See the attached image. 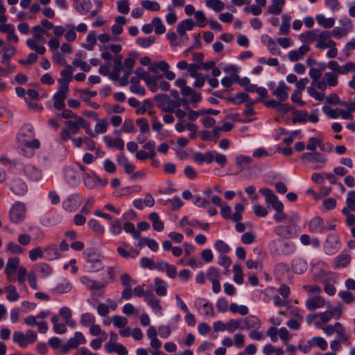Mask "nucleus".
<instances>
[{
    "instance_id": "obj_1",
    "label": "nucleus",
    "mask_w": 355,
    "mask_h": 355,
    "mask_svg": "<svg viewBox=\"0 0 355 355\" xmlns=\"http://www.w3.org/2000/svg\"><path fill=\"white\" fill-rule=\"evenodd\" d=\"M32 33L33 38L27 40L26 44L38 54H44L46 48L42 45H39L38 43L44 44L46 42L44 35H47V31L40 26H35L32 28Z\"/></svg>"
},
{
    "instance_id": "obj_48",
    "label": "nucleus",
    "mask_w": 355,
    "mask_h": 355,
    "mask_svg": "<svg viewBox=\"0 0 355 355\" xmlns=\"http://www.w3.org/2000/svg\"><path fill=\"white\" fill-rule=\"evenodd\" d=\"M112 322L115 327L123 328L127 324L128 320L122 316L114 315L112 317Z\"/></svg>"
},
{
    "instance_id": "obj_46",
    "label": "nucleus",
    "mask_w": 355,
    "mask_h": 355,
    "mask_svg": "<svg viewBox=\"0 0 355 355\" xmlns=\"http://www.w3.org/2000/svg\"><path fill=\"white\" fill-rule=\"evenodd\" d=\"M72 71L71 66L66 65L64 69L61 71V75L63 77L62 79L67 83V86L69 81L72 79Z\"/></svg>"
},
{
    "instance_id": "obj_20",
    "label": "nucleus",
    "mask_w": 355,
    "mask_h": 355,
    "mask_svg": "<svg viewBox=\"0 0 355 355\" xmlns=\"http://www.w3.org/2000/svg\"><path fill=\"white\" fill-rule=\"evenodd\" d=\"M309 50L310 48L309 46L303 45L300 46L297 51H291L288 53V58L291 61L295 62L300 58H302Z\"/></svg>"
},
{
    "instance_id": "obj_61",
    "label": "nucleus",
    "mask_w": 355,
    "mask_h": 355,
    "mask_svg": "<svg viewBox=\"0 0 355 355\" xmlns=\"http://www.w3.org/2000/svg\"><path fill=\"white\" fill-rule=\"evenodd\" d=\"M135 60L132 58H127L125 59L123 70L125 72H128V75H130L131 73V71L135 65Z\"/></svg>"
},
{
    "instance_id": "obj_22",
    "label": "nucleus",
    "mask_w": 355,
    "mask_h": 355,
    "mask_svg": "<svg viewBox=\"0 0 355 355\" xmlns=\"http://www.w3.org/2000/svg\"><path fill=\"white\" fill-rule=\"evenodd\" d=\"M138 245L140 248L144 245H147L153 252H156L159 247V245L155 240L148 239L147 237L140 238Z\"/></svg>"
},
{
    "instance_id": "obj_21",
    "label": "nucleus",
    "mask_w": 355,
    "mask_h": 355,
    "mask_svg": "<svg viewBox=\"0 0 355 355\" xmlns=\"http://www.w3.org/2000/svg\"><path fill=\"white\" fill-rule=\"evenodd\" d=\"M309 347H318L321 350L324 351L327 349V342L322 337H313L307 341Z\"/></svg>"
},
{
    "instance_id": "obj_37",
    "label": "nucleus",
    "mask_w": 355,
    "mask_h": 355,
    "mask_svg": "<svg viewBox=\"0 0 355 355\" xmlns=\"http://www.w3.org/2000/svg\"><path fill=\"white\" fill-rule=\"evenodd\" d=\"M206 5L216 12H220L225 6L220 0H206Z\"/></svg>"
},
{
    "instance_id": "obj_11",
    "label": "nucleus",
    "mask_w": 355,
    "mask_h": 355,
    "mask_svg": "<svg viewBox=\"0 0 355 355\" xmlns=\"http://www.w3.org/2000/svg\"><path fill=\"white\" fill-rule=\"evenodd\" d=\"M338 83V74L328 72L326 73L322 79L318 83V88L321 90H325L327 86H336Z\"/></svg>"
},
{
    "instance_id": "obj_36",
    "label": "nucleus",
    "mask_w": 355,
    "mask_h": 355,
    "mask_svg": "<svg viewBox=\"0 0 355 355\" xmlns=\"http://www.w3.org/2000/svg\"><path fill=\"white\" fill-rule=\"evenodd\" d=\"M291 17L288 15H283L282 19L283 22L280 26V32L282 34L287 35L290 29V20Z\"/></svg>"
},
{
    "instance_id": "obj_35",
    "label": "nucleus",
    "mask_w": 355,
    "mask_h": 355,
    "mask_svg": "<svg viewBox=\"0 0 355 355\" xmlns=\"http://www.w3.org/2000/svg\"><path fill=\"white\" fill-rule=\"evenodd\" d=\"M146 300L148 302L149 305L154 309L160 311L161 306L159 305V300L154 297L152 293L146 295Z\"/></svg>"
},
{
    "instance_id": "obj_39",
    "label": "nucleus",
    "mask_w": 355,
    "mask_h": 355,
    "mask_svg": "<svg viewBox=\"0 0 355 355\" xmlns=\"http://www.w3.org/2000/svg\"><path fill=\"white\" fill-rule=\"evenodd\" d=\"M67 32L64 35L65 39L68 42H73L76 38V33L75 32V26L73 24H67L66 26Z\"/></svg>"
},
{
    "instance_id": "obj_18",
    "label": "nucleus",
    "mask_w": 355,
    "mask_h": 355,
    "mask_svg": "<svg viewBox=\"0 0 355 355\" xmlns=\"http://www.w3.org/2000/svg\"><path fill=\"white\" fill-rule=\"evenodd\" d=\"M325 304L324 300L319 295L309 299L306 301V307L310 311H313L318 308L322 307Z\"/></svg>"
},
{
    "instance_id": "obj_12",
    "label": "nucleus",
    "mask_w": 355,
    "mask_h": 355,
    "mask_svg": "<svg viewBox=\"0 0 355 355\" xmlns=\"http://www.w3.org/2000/svg\"><path fill=\"white\" fill-rule=\"evenodd\" d=\"M200 68L201 66L198 64H189V73H190V76L196 79L193 85L196 87H202L205 82V78L202 77L200 73L197 72Z\"/></svg>"
},
{
    "instance_id": "obj_6",
    "label": "nucleus",
    "mask_w": 355,
    "mask_h": 355,
    "mask_svg": "<svg viewBox=\"0 0 355 355\" xmlns=\"http://www.w3.org/2000/svg\"><path fill=\"white\" fill-rule=\"evenodd\" d=\"M36 338V334L31 330L28 331L26 334L21 331H15L12 336L13 341L21 347H26L28 344L33 343Z\"/></svg>"
},
{
    "instance_id": "obj_8",
    "label": "nucleus",
    "mask_w": 355,
    "mask_h": 355,
    "mask_svg": "<svg viewBox=\"0 0 355 355\" xmlns=\"http://www.w3.org/2000/svg\"><path fill=\"white\" fill-rule=\"evenodd\" d=\"M26 215V207L22 202H17L13 205L10 211V220L14 223L21 221Z\"/></svg>"
},
{
    "instance_id": "obj_53",
    "label": "nucleus",
    "mask_w": 355,
    "mask_h": 355,
    "mask_svg": "<svg viewBox=\"0 0 355 355\" xmlns=\"http://www.w3.org/2000/svg\"><path fill=\"white\" fill-rule=\"evenodd\" d=\"M117 9L119 12L122 14H128L130 10L128 0H121L118 1Z\"/></svg>"
},
{
    "instance_id": "obj_54",
    "label": "nucleus",
    "mask_w": 355,
    "mask_h": 355,
    "mask_svg": "<svg viewBox=\"0 0 355 355\" xmlns=\"http://www.w3.org/2000/svg\"><path fill=\"white\" fill-rule=\"evenodd\" d=\"M322 224V220L319 217L313 218L310 222V227L312 231H320Z\"/></svg>"
},
{
    "instance_id": "obj_34",
    "label": "nucleus",
    "mask_w": 355,
    "mask_h": 355,
    "mask_svg": "<svg viewBox=\"0 0 355 355\" xmlns=\"http://www.w3.org/2000/svg\"><path fill=\"white\" fill-rule=\"evenodd\" d=\"M309 76L313 79L312 86L318 88L317 84L320 81L319 79L322 76V70L316 68H311L309 71Z\"/></svg>"
},
{
    "instance_id": "obj_56",
    "label": "nucleus",
    "mask_w": 355,
    "mask_h": 355,
    "mask_svg": "<svg viewBox=\"0 0 355 355\" xmlns=\"http://www.w3.org/2000/svg\"><path fill=\"white\" fill-rule=\"evenodd\" d=\"M347 206L352 211H355V191H349L346 199Z\"/></svg>"
},
{
    "instance_id": "obj_32",
    "label": "nucleus",
    "mask_w": 355,
    "mask_h": 355,
    "mask_svg": "<svg viewBox=\"0 0 355 355\" xmlns=\"http://www.w3.org/2000/svg\"><path fill=\"white\" fill-rule=\"evenodd\" d=\"M320 49L329 48V50L327 51V56L329 58H334L337 56L338 51H337V49L336 48L335 42H329V44H320Z\"/></svg>"
},
{
    "instance_id": "obj_52",
    "label": "nucleus",
    "mask_w": 355,
    "mask_h": 355,
    "mask_svg": "<svg viewBox=\"0 0 355 355\" xmlns=\"http://www.w3.org/2000/svg\"><path fill=\"white\" fill-rule=\"evenodd\" d=\"M236 97L240 100V103L248 102V105H250V106H252L255 103L261 101L260 98L256 100L255 101H250L248 94H247L246 93H243V92H240V93L236 94Z\"/></svg>"
},
{
    "instance_id": "obj_31",
    "label": "nucleus",
    "mask_w": 355,
    "mask_h": 355,
    "mask_svg": "<svg viewBox=\"0 0 355 355\" xmlns=\"http://www.w3.org/2000/svg\"><path fill=\"white\" fill-rule=\"evenodd\" d=\"M300 38L302 42L311 43L317 40L318 35L315 31H309L301 34Z\"/></svg>"
},
{
    "instance_id": "obj_26",
    "label": "nucleus",
    "mask_w": 355,
    "mask_h": 355,
    "mask_svg": "<svg viewBox=\"0 0 355 355\" xmlns=\"http://www.w3.org/2000/svg\"><path fill=\"white\" fill-rule=\"evenodd\" d=\"M149 218L153 223V229L156 231L161 232L164 229V223L159 219L158 214L152 212L149 215Z\"/></svg>"
},
{
    "instance_id": "obj_55",
    "label": "nucleus",
    "mask_w": 355,
    "mask_h": 355,
    "mask_svg": "<svg viewBox=\"0 0 355 355\" xmlns=\"http://www.w3.org/2000/svg\"><path fill=\"white\" fill-rule=\"evenodd\" d=\"M60 315L63 318L65 324H70L69 320L71 318V311L68 307L61 308Z\"/></svg>"
},
{
    "instance_id": "obj_16",
    "label": "nucleus",
    "mask_w": 355,
    "mask_h": 355,
    "mask_svg": "<svg viewBox=\"0 0 355 355\" xmlns=\"http://www.w3.org/2000/svg\"><path fill=\"white\" fill-rule=\"evenodd\" d=\"M105 349L109 353L116 352L119 355H126L128 354V350L123 345L112 341L105 344Z\"/></svg>"
},
{
    "instance_id": "obj_19",
    "label": "nucleus",
    "mask_w": 355,
    "mask_h": 355,
    "mask_svg": "<svg viewBox=\"0 0 355 355\" xmlns=\"http://www.w3.org/2000/svg\"><path fill=\"white\" fill-rule=\"evenodd\" d=\"M194 26L195 23L191 19H187L178 24L177 31L180 36H184L186 31L192 30Z\"/></svg>"
},
{
    "instance_id": "obj_33",
    "label": "nucleus",
    "mask_w": 355,
    "mask_h": 355,
    "mask_svg": "<svg viewBox=\"0 0 355 355\" xmlns=\"http://www.w3.org/2000/svg\"><path fill=\"white\" fill-rule=\"evenodd\" d=\"M319 146L320 148H322L323 144L322 141L320 138L311 137L309 139V143L306 145V148L312 152L315 151L316 148Z\"/></svg>"
},
{
    "instance_id": "obj_4",
    "label": "nucleus",
    "mask_w": 355,
    "mask_h": 355,
    "mask_svg": "<svg viewBox=\"0 0 355 355\" xmlns=\"http://www.w3.org/2000/svg\"><path fill=\"white\" fill-rule=\"evenodd\" d=\"M58 82L61 85L58 88V92L54 95V107L58 110H63L64 107V100L67 98V93L69 90L67 83L62 79H59Z\"/></svg>"
},
{
    "instance_id": "obj_59",
    "label": "nucleus",
    "mask_w": 355,
    "mask_h": 355,
    "mask_svg": "<svg viewBox=\"0 0 355 355\" xmlns=\"http://www.w3.org/2000/svg\"><path fill=\"white\" fill-rule=\"evenodd\" d=\"M3 62H5L6 61L8 60L10 57H12L15 52V49L12 46H8L6 47H4L3 49Z\"/></svg>"
},
{
    "instance_id": "obj_41",
    "label": "nucleus",
    "mask_w": 355,
    "mask_h": 355,
    "mask_svg": "<svg viewBox=\"0 0 355 355\" xmlns=\"http://www.w3.org/2000/svg\"><path fill=\"white\" fill-rule=\"evenodd\" d=\"M153 27H155V32L157 34H163L165 32V27L159 17H155L152 21Z\"/></svg>"
},
{
    "instance_id": "obj_47",
    "label": "nucleus",
    "mask_w": 355,
    "mask_h": 355,
    "mask_svg": "<svg viewBox=\"0 0 355 355\" xmlns=\"http://www.w3.org/2000/svg\"><path fill=\"white\" fill-rule=\"evenodd\" d=\"M230 309L232 313H239L242 315H245L248 313V309L245 306H238L235 303L230 304Z\"/></svg>"
},
{
    "instance_id": "obj_29",
    "label": "nucleus",
    "mask_w": 355,
    "mask_h": 355,
    "mask_svg": "<svg viewBox=\"0 0 355 355\" xmlns=\"http://www.w3.org/2000/svg\"><path fill=\"white\" fill-rule=\"evenodd\" d=\"M59 318L57 315H54L51 318V321L53 324L54 331L58 334H64L67 331V327L65 322L59 323Z\"/></svg>"
},
{
    "instance_id": "obj_7",
    "label": "nucleus",
    "mask_w": 355,
    "mask_h": 355,
    "mask_svg": "<svg viewBox=\"0 0 355 355\" xmlns=\"http://www.w3.org/2000/svg\"><path fill=\"white\" fill-rule=\"evenodd\" d=\"M86 340L81 332H76L74 336L71 338L67 344L62 345L60 347V350L62 353H67L71 349H76L80 345L85 344Z\"/></svg>"
},
{
    "instance_id": "obj_24",
    "label": "nucleus",
    "mask_w": 355,
    "mask_h": 355,
    "mask_svg": "<svg viewBox=\"0 0 355 355\" xmlns=\"http://www.w3.org/2000/svg\"><path fill=\"white\" fill-rule=\"evenodd\" d=\"M284 4L285 0H272V4L268 8V12L273 15H279Z\"/></svg>"
},
{
    "instance_id": "obj_62",
    "label": "nucleus",
    "mask_w": 355,
    "mask_h": 355,
    "mask_svg": "<svg viewBox=\"0 0 355 355\" xmlns=\"http://www.w3.org/2000/svg\"><path fill=\"white\" fill-rule=\"evenodd\" d=\"M331 33V36H334L336 37H342L347 35L348 30L346 28L336 27L332 30Z\"/></svg>"
},
{
    "instance_id": "obj_51",
    "label": "nucleus",
    "mask_w": 355,
    "mask_h": 355,
    "mask_svg": "<svg viewBox=\"0 0 355 355\" xmlns=\"http://www.w3.org/2000/svg\"><path fill=\"white\" fill-rule=\"evenodd\" d=\"M307 92L311 96L313 97L316 100L323 101L325 98V94L324 93H320V92H318L313 87V86L308 87Z\"/></svg>"
},
{
    "instance_id": "obj_63",
    "label": "nucleus",
    "mask_w": 355,
    "mask_h": 355,
    "mask_svg": "<svg viewBox=\"0 0 355 355\" xmlns=\"http://www.w3.org/2000/svg\"><path fill=\"white\" fill-rule=\"evenodd\" d=\"M122 59L123 57L121 55H115V56L113 58L114 66V69L116 72H120L121 70H123V68L122 67Z\"/></svg>"
},
{
    "instance_id": "obj_45",
    "label": "nucleus",
    "mask_w": 355,
    "mask_h": 355,
    "mask_svg": "<svg viewBox=\"0 0 355 355\" xmlns=\"http://www.w3.org/2000/svg\"><path fill=\"white\" fill-rule=\"evenodd\" d=\"M265 105L267 107H272V108H277V107H279L278 110L282 111L284 112H288L290 110L289 107H287L286 105H284V107H280L282 106L280 102H279L277 101H275V100H270V101H266L265 102Z\"/></svg>"
},
{
    "instance_id": "obj_49",
    "label": "nucleus",
    "mask_w": 355,
    "mask_h": 355,
    "mask_svg": "<svg viewBox=\"0 0 355 355\" xmlns=\"http://www.w3.org/2000/svg\"><path fill=\"white\" fill-rule=\"evenodd\" d=\"M214 246L216 249L220 253L226 254L230 250L229 245L221 240L217 241L215 243Z\"/></svg>"
},
{
    "instance_id": "obj_28",
    "label": "nucleus",
    "mask_w": 355,
    "mask_h": 355,
    "mask_svg": "<svg viewBox=\"0 0 355 355\" xmlns=\"http://www.w3.org/2000/svg\"><path fill=\"white\" fill-rule=\"evenodd\" d=\"M331 33L329 31H322L318 35L317 38V47L320 49V44H327L329 42H334L333 40H330Z\"/></svg>"
},
{
    "instance_id": "obj_43",
    "label": "nucleus",
    "mask_w": 355,
    "mask_h": 355,
    "mask_svg": "<svg viewBox=\"0 0 355 355\" xmlns=\"http://www.w3.org/2000/svg\"><path fill=\"white\" fill-rule=\"evenodd\" d=\"M108 122L105 119L98 120L95 125V132L96 134H103L107 131Z\"/></svg>"
},
{
    "instance_id": "obj_23",
    "label": "nucleus",
    "mask_w": 355,
    "mask_h": 355,
    "mask_svg": "<svg viewBox=\"0 0 355 355\" xmlns=\"http://www.w3.org/2000/svg\"><path fill=\"white\" fill-rule=\"evenodd\" d=\"M104 141H105L106 145L110 148L115 147L119 150L123 149L124 142L120 138L113 139L112 137H111L110 136H105Z\"/></svg>"
},
{
    "instance_id": "obj_25",
    "label": "nucleus",
    "mask_w": 355,
    "mask_h": 355,
    "mask_svg": "<svg viewBox=\"0 0 355 355\" xmlns=\"http://www.w3.org/2000/svg\"><path fill=\"white\" fill-rule=\"evenodd\" d=\"M350 261V255L348 254L343 253L337 257L336 259L335 266L336 268H345L349 264Z\"/></svg>"
},
{
    "instance_id": "obj_13",
    "label": "nucleus",
    "mask_w": 355,
    "mask_h": 355,
    "mask_svg": "<svg viewBox=\"0 0 355 355\" xmlns=\"http://www.w3.org/2000/svg\"><path fill=\"white\" fill-rule=\"evenodd\" d=\"M6 8L3 5L2 1L0 0V32L10 33L14 28V26L10 24H7L6 22L8 20L5 15Z\"/></svg>"
},
{
    "instance_id": "obj_2",
    "label": "nucleus",
    "mask_w": 355,
    "mask_h": 355,
    "mask_svg": "<svg viewBox=\"0 0 355 355\" xmlns=\"http://www.w3.org/2000/svg\"><path fill=\"white\" fill-rule=\"evenodd\" d=\"M343 305L339 304L324 312L318 313L319 320L315 322V326L322 327V324L327 323L332 318L340 319L343 313Z\"/></svg>"
},
{
    "instance_id": "obj_64",
    "label": "nucleus",
    "mask_w": 355,
    "mask_h": 355,
    "mask_svg": "<svg viewBox=\"0 0 355 355\" xmlns=\"http://www.w3.org/2000/svg\"><path fill=\"white\" fill-rule=\"evenodd\" d=\"M207 278L211 281H214L219 279L220 277V275L218 272V271L214 268H210L207 274Z\"/></svg>"
},
{
    "instance_id": "obj_14",
    "label": "nucleus",
    "mask_w": 355,
    "mask_h": 355,
    "mask_svg": "<svg viewBox=\"0 0 355 355\" xmlns=\"http://www.w3.org/2000/svg\"><path fill=\"white\" fill-rule=\"evenodd\" d=\"M301 159L312 163L319 162L324 164L327 161L325 156L317 151L304 153L302 155Z\"/></svg>"
},
{
    "instance_id": "obj_10",
    "label": "nucleus",
    "mask_w": 355,
    "mask_h": 355,
    "mask_svg": "<svg viewBox=\"0 0 355 355\" xmlns=\"http://www.w3.org/2000/svg\"><path fill=\"white\" fill-rule=\"evenodd\" d=\"M19 265V259L17 257H11L8 259L5 268V272L8 279L10 282L15 280L14 274L17 272Z\"/></svg>"
},
{
    "instance_id": "obj_42",
    "label": "nucleus",
    "mask_w": 355,
    "mask_h": 355,
    "mask_svg": "<svg viewBox=\"0 0 355 355\" xmlns=\"http://www.w3.org/2000/svg\"><path fill=\"white\" fill-rule=\"evenodd\" d=\"M233 271L234 272V282L239 284H241L243 282L241 267L239 265L236 264L233 266Z\"/></svg>"
},
{
    "instance_id": "obj_44",
    "label": "nucleus",
    "mask_w": 355,
    "mask_h": 355,
    "mask_svg": "<svg viewBox=\"0 0 355 355\" xmlns=\"http://www.w3.org/2000/svg\"><path fill=\"white\" fill-rule=\"evenodd\" d=\"M323 112L330 118L336 119L340 116V113H342V110L336 108L335 110L331 109L328 106H324L322 107Z\"/></svg>"
},
{
    "instance_id": "obj_15",
    "label": "nucleus",
    "mask_w": 355,
    "mask_h": 355,
    "mask_svg": "<svg viewBox=\"0 0 355 355\" xmlns=\"http://www.w3.org/2000/svg\"><path fill=\"white\" fill-rule=\"evenodd\" d=\"M288 87L284 83L280 82L277 88L272 92V94L279 101H285L288 98Z\"/></svg>"
},
{
    "instance_id": "obj_5",
    "label": "nucleus",
    "mask_w": 355,
    "mask_h": 355,
    "mask_svg": "<svg viewBox=\"0 0 355 355\" xmlns=\"http://www.w3.org/2000/svg\"><path fill=\"white\" fill-rule=\"evenodd\" d=\"M155 100L160 102L162 110L166 112L173 113L180 106V101L172 100L165 94L156 96Z\"/></svg>"
},
{
    "instance_id": "obj_50",
    "label": "nucleus",
    "mask_w": 355,
    "mask_h": 355,
    "mask_svg": "<svg viewBox=\"0 0 355 355\" xmlns=\"http://www.w3.org/2000/svg\"><path fill=\"white\" fill-rule=\"evenodd\" d=\"M89 226L98 234H103L105 232L104 227L96 220L92 219L89 221Z\"/></svg>"
},
{
    "instance_id": "obj_38",
    "label": "nucleus",
    "mask_w": 355,
    "mask_h": 355,
    "mask_svg": "<svg viewBox=\"0 0 355 355\" xmlns=\"http://www.w3.org/2000/svg\"><path fill=\"white\" fill-rule=\"evenodd\" d=\"M155 283V292L158 295L163 296L166 294L167 290L164 286V282L159 278H156Z\"/></svg>"
},
{
    "instance_id": "obj_57",
    "label": "nucleus",
    "mask_w": 355,
    "mask_h": 355,
    "mask_svg": "<svg viewBox=\"0 0 355 355\" xmlns=\"http://www.w3.org/2000/svg\"><path fill=\"white\" fill-rule=\"evenodd\" d=\"M71 289V285L69 282H62L55 288L56 292L60 294L68 293Z\"/></svg>"
},
{
    "instance_id": "obj_3",
    "label": "nucleus",
    "mask_w": 355,
    "mask_h": 355,
    "mask_svg": "<svg viewBox=\"0 0 355 355\" xmlns=\"http://www.w3.org/2000/svg\"><path fill=\"white\" fill-rule=\"evenodd\" d=\"M76 121H67L65 122L70 132L76 134L79 132L80 127L85 129V132L92 137H95V134L91 130L89 124L83 117H78Z\"/></svg>"
},
{
    "instance_id": "obj_60",
    "label": "nucleus",
    "mask_w": 355,
    "mask_h": 355,
    "mask_svg": "<svg viewBox=\"0 0 355 355\" xmlns=\"http://www.w3.org/2000/svg\"><path fill=\"white\" fill-rule=\"evenodd\" d=\"M94 322H95L94 317L92 314L88 313L83 314L80 319L81 324L85 326H87L89 324H93L94 323Z\"/></svg>"
},
{
    "instance_id": "obj_17",
    "label": "nucleus",
    "mask_w": 355,
    "mask_h": 355,
    "mask_svg": "<svg viewBox=\"0 0 355 355\" xmlns=\"http://www.w3.org/2000/svg\"><path fill=\"white\" fill-rule=\"evenodd\" d=\"M136 73L139 78L144 80L147 85L155 84L157 80L162 77V75L150 76L142 68L137 69Z\"/></svg>"
},
{
    "instance_id": "obj_9",
    "label": "nucleus",
    "mask_w": 355,
    "mask_h": 355,
    "mask_svg": "<svg viewBox=\"0 0 355 355\" xmlns=\"http://www.w3.org/2000/svg\"><path fill=\"white\" fill-rule=\"evenodd\" d=\"M260 192L266 198V201L271 205L274 209L284 208V205L278 200L277 196L269 189H261Z\"/></svg>"
},
{
    "instance_id": "obj_40",
    "label": "nucleus",
    "mask_w": 355,
    "mask_h": 355,
    "mask_svg": "<svg viewBox=\"0 0 355 355\" xmlns=\"http://www.w3.org/2000/svg\"><path fill=\"white\" fill-rule=\"evenodd\" d=\"M143 8L152 11H157L160 9L159 4L156 1L144 0L141 2Z\"/></svg>"
},
{
    "instance_id": "obj_30",
    "label": "nucleus",
    "mask_w": 355,
    "mask_h": 355,
    "mask_svg": "<svg viewBox=\"0 0 355 355\" xmlns=\"http://www.w3.org/2000/svg\"><path fill=\"white\" fill-rule=\"evenodd\" d=\"M316 20L318 23L325 28H329L334 26V19L332 18H326L322 15H318L316 16Z\"/></svg>"
},
{
    "instance_id": "obj_27",
    "label": "nucleus",
    "mask_w": 355,
    "mask_h": 355,
    "mask_svg": "<svg viewBox=\"0 0 355 355\" xmlns=\"http://www.w3.org/2000/svg\"><path fill=\"white\" fill-rule=\"evenodd\" d=\"M5 291L7 293V300L10 302H15L19 298V294L13 285L7 286Z\"/></svg>"
},
{
    "instance_id": "obj_58",
    "label": "nucleus",
    "mask_w": 355,
    "mask_h": 355,
    "mask_svg": "<svg viewBox=\"0 0 355 355\" xmlns=\"http://www.w3.org/2000/svg\"><path fill=\"white\" fill-rule=\"evenodd\" d=\"M122 230L121 223L119 220H114L111 223V232L113 235H119Z\"/></svg>"
}]
</instances>
